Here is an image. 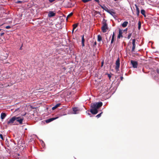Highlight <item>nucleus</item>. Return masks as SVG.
<instances>
[{
    "instance_id": "5",
    "label": "nucleus",
    "mask_w": 159,
    "mask_h": 159,
    "mask_svg": "<svg viewBox=\"0 0 159 159\" xmlns=\"http://www.w3.org/2000/svg\"><path fill=\"white\" fill-rule=\"evenodd\" d=\"M131 63L133 67L134 68H137L138 66V62L135 61L131 60Z\"/></svg>"
},
{
    "instance_id": "4",
    "label": "nucleus",
    "mask_w": 159,
    "mask_h": 159,
    "mask_svg": "<svg viewBox=\"0 0 159 159\" xmlns=\"http://www.w3.org/2000/svg\"><path fill=\"white\" fill-rule=\"evenodd\" d=\"M16 120L20 124H22L24 118L22 116L16 117Z\"/></svg>"
},
{
    "instance_id": "8",
    "label": "nucleus",
    "mask_w": 159,
    "mask_h": 159,
    "mask_svg": "<svg viewBox=\"0 0 159 159\" xmlns=\"http://www.w3.org/2000/svg\"><path fill=\"white\" fill-rule=\"evenodd\" d=\"M105 11H106L107 12L109 13L113 16H115V12L109 10L108 8H106V9H105Z\"/></svg>"
},
{
    "instance_id": "27",
    "label": "nucleus",
    "mask_w": 159,
    "mask_h": 159,
    "mask_svg": "<svg viewBox=\"0 0 159 159\" xmlns=\"http://www.w3.org/2000/svg\"><path fill=\"white\" fill-rule=\"evenodd\" d=\"M101 6V7L102 9H103L104 10H105V9H106V8H107V7H105V8H104V7H103V6Z\"/></svg>"
},
{
    "instance_id": "40",
    "label": "nucleus",
    "mask_w": 159,
    "mask_h": 159,
    "mask_svg": "<svg viewBox=\"0 0 159 159\" xmlns=\"http://www.w3.org/2000/svg\"><path fill=\"white\" fill-rule=\"evenodd\" d=\"M108 76L109 78H110L111 77L110 76H109V75H108Z\"/></svg>"
},
{
    "instance_id": "9",
    "label": "nucleus",
    "mask_w": 159,
    "mask_h": 159,
    "mask_svg": "<svg viewBox=\"0 0 159 159\" xmlns=\"http://www.w3.org/2000/svg\"><path fill=\"white\" fill-rule=\"evenodd\" d=\"M73 111L74 114H76L79 113V112L80 111V110L77 108L75 107L73 109Z\"/></svg>"
},
{
    "instance_id": "30",
    "label": "nucleus",
    "mask_w": 159,
    "mask_h": 159,
    "mask_svg": "<svg viewBox=\"0 0 159 159\" xmlns=\"http://www.w3.org/2000/svg\"><path fill=\"white\" fill-rule=\"evenodd\" d=\"M55 0H49V1L50 2H52Z\"/></svg>"
},
{
    "instance_id": "1",
    "label": "nucleus",
    "mask_w": 159,
    "mask_h": 159,
    "mask_svg": "<svg viewBox=\"0 0 159 159\" xmlns=\"http://www.w3.org/2000/svg\"><path fill=\"white\" fill-rule=\"evenodd\" d=\"M102 105V102H95L91 104V109L90 110L91 112L93 114H96L98 112V109L101 107Z\"/></svg>"
},
{
    "instance_id": "3",
    "label": "nucleus",
    "mask_w": 159,
    "mask_h": 159,
    "mask_svg": "<svg viewBox=\"0 0 159 159\" xmlns=\"http://www.w3.org/2000/svg\"><path fill=\"white\" fill-rule=\"evenodd\" d=\"M102 30L103 33L106 32L108 29L107 25L106 22H104L103 23V25L101 28Z\"/></svg>"
},
{
    "instance_id": "15",
    "label": "nucleus",
    "mask_w": 159,
    "mask_h": 159,
    "mask_svg": "<svg viewBox=\"0 0 159 159\" xmlns=\"http://www.w3.org/2000/svg\"><path fill=\"white\" fill-rule=\"evenodd\" d=\"M128 24V22L127 21L124 22L121 25L123 27H126Z\"/></svg>"
},
{
    "instance_id": "22",
    "label": "nucleus",
    "mask_w": 159,
    "mask_h": 159,
    "mask_svg": "<svg viewBox=\"0 0 159 159\" xmlns=\"http://www.w3.org/2000/svg\"><path fill=\"white\" fill-rule=\"evenodd\" d=\"M73 13L72 12H71L70 13V14H69L67 16V18H69V17H70V16H71L72 15H73Z\"/></svg>"
},
{
    "instance_id": "10",
    "label": "nucleus",
    "mask_w": 159,
    "mask_h": 159,
    "mask_svg": "<svg viewBox=\"0 0 159 159\" xmlns=\"http://www.w3.org/2000/svg\"><path fill=\"white\" fill-rule=\"evenodd\" d=\"M55 15V13L52 11H49L48 13V16L49 17H52L54 16Z\"/></svg>"
},
{
    "instance_id": "2",
    "label": "nucleus",
    "mask_w": 159,
    "mask_h": 159,
    "mask_svg": "<svg viewBox=\"0 0 159 159\" xmlns=\"http://www.w3.org/2000/svg\"><path fill=\"white\" fill-rule=\"evenodd\" d=\"M15 118L16 116H14L10 119L7 122V124L10 125H13V123H14L15 121L16 120Z\"/></svg>"
},
{
    "instance_id": "34",
    "label": "nucleus",
    "mask_w": 159,
    "mask_h": 159,
    "mask_svg": "<svg viewBox=\"0 0 159 159\" xmlns=\"http://www.w3.org/2000/svg\"><path fill=\"white\" fill-rule=\"evenodd\" d=\"M103 63H104V62H103V61L102 62V63H101L102 64V66H103Z\"/></svg>"
},
{
    "instance_id": "24",
    "label": "nucleus",
    "mask_w": 159,
    "mask_h": 159,
    "mask_svg": "<svg viewBox=\"0 0 159 159\" xmlns=\"http://www.w3.org/2000/svg\"><path fill=\"white\" fill-rule=\"evenodd\" d=\"M102 113V112L101 113H100V114H98L96 116V117H97L98 118H99V117H100L101 116V114Z\"/></svg>"
},
{
    "instance_id": "28",
    "label": "nucleus",
    "mask_w": 159,
    "mask_h": 159,
    "mask_svg": "<svg viewBox=\"0 0 159 159\" xmlns=\"http://www.w3.org/2000/svg\"><path fill=\"white\" fill-rule=\"evenodd\" d=\"M135 6L136 7V10L137 11H138V12H139V9L138 7L136 5H135Z\"/></svg>"
},
{
    "instance_id": "6",
    "label": "nucleus",
    "mask_w": 159,
    "mask_h": 159,
    "mask_svg": "<svg viewBox=\"0 0 159 159\" xmlns=\"http://www.w3.org/2000/svg\"><path fill=\"white\" fill-rule=\"evenodd\" d=\"M116 70H117L119 69L120 66V61L119 58H118L116 61Z\"/></svg>"
},
{
    "instance_id": "21",
    "label": "nucleus",
    "mask_w": 159,
    "mask_h": 159,
    "mask_svg": "<svg viewBox=\"0 0 159 159\" xmlns=\"http://www.w3.org/2000/svg\"><path fill=\"white\" fill-rule=\"evenodd\" d=\"M138 29L140 30L141 27V23L140 21H139L138 23Z\"/></svg>"
},
{
    "instance_id": "31",
    "label": "nucleus",
    "mask_w": 159,
    "mask_h": 159,
    "mask_svg": "<svg viewBox=\"0 0 159 159\" xmlns=\"http://www.w3.org/2000/svg\"><path fill=\"white\" fill-rule=\"evenodd\" d=\"M94 0L98 3H99V0Z\"/></svg>"
},
{
    "instance_id": "12",
    "label": "nucleus",
    "mask_w": 159,
    "mask_h": 159,
    "mask_svg": "<svg viewBox=\"0 0 159 159\" xmlns=\"http://www.w3.org/2000/svg\"><path fill=\"white\" fill-rule=\"evenodd\" d=\"M57 117L54 118H51L49 119H48L47 120H46V122L47 123H49L50 122L54 120L55 119H57Z\"/></svg>"
},
{
    "instance_id": "19",
    "label": "nucleus",
    "mask_w": 159,
    "mask_h": 159,
    "mask_svg": "<svg viewBox=\"0 0 159 159\" xmlns=\"http://www.w3.org/2000/svg\"><path fill=\"white\" fill-rule=\"evenodd\" d=\"M78 25V24H73V30H74L77 27Z\"/></svg>"
},
{
    "instance_id": "39",
    "label": "nucleus",
    "mask_w": 159,
    "mask_h": 159,
    "mask_svg": "<svg viewBox=\"0 0 159 159\" xmlns=\"http://www.w3.org/2000/svg\"><path fill=\"white\" fill-rule=\"evenodd\" d=\"M127 30V29H125V30H124V31H126Z\"/></svg>"
},
{
    "instance_id": "25",
    "label": "nucleus",
    "mask_w": 159,
    "mask_h": 159,
    "mask_svg": "<svg viewBox=\"0 0 159 159\" xmlns=\"http://www.w3.org/2000/svg\"><path fill=\"white\" fill-rule=\"evenodd\" d=\"M131 36V34H129L127 38L128 39H129Z\"/></svg>"
},
{
    "instance_id": "41",
    "label": "nucleus",
    "mask_w": 159,
    "mask_h": 159,
    "mask_svg": "<svg viewBox=\"0 0 159 159\" xmlns=\"http://www.w3.org/2000/svg\"><path fill=\"white\" fill-rule=\"evenodd\" d=\"M21 49V48H20V49Z\"/></svg>"
},
{
    "instance_id": "16",
    "label": "nucleus",
    "mask_w": 159,
    "mask_h": 159,
    "mask_svg": "<svg viewBox=\"0 0 159 159\" xmlns=\"http://www.w3.org/2000/svg\"><path fill=\"white\" fill-rule=\"evenodd\" d=\"M102 40V36L100 35H98V41L100 42Z\"/></svg>"
},
{
    "instance_id": "38",
    "label": "nucleus",
    "mask_w": 159,
    "mask_h": 159,
    "mask_svg": "<svg viewBox=\"0 0 159 159\" xmlns=\"http://www.w3.org/2000/svg\"><path fill=\"white\" fill-rule=\"evenodd\" d=\"M88 114L89 115H90V114L89 113H88Z\"/></svg>"
},
{
    "instance_id": "37",
    "label": "nucleus",
    "mask_w": 159,
    "mask_h": 159,
    "mask_svg": "<svg viewBox=\"0 0 159 159\" xmlns=\"http://www.w3.org/2000/svg\"><path fill=\"white\" fill-rule=\"evenodd\" d=\"M74 30H73V29L72 30V33H73L74 32Z\"/></svg>"
},
{
    "instance_id": "23",
    "label": "nucleus",
    "mask_w": 159,
    "mask_h": 159,
    "mask_svg": "<svg viewBox=\"0 0 159 159\" xmlns=\"http://www.w3.org/2000/svg\"><path fill=\"white\" fill-rule=\"evenodd\" d=\"M91 1V0H82V1L84 3H86Z\"/></svg>"
},
{
    "instance_id": "36",
    "label": "nucleus",
    "mask_w": 159,
    "mask_h": 159,
    "mask_svg": "<svg viewBox=\"0 0 159 159\" xmlns=\"http://www.w3.org/2000/svg\"><path fill=\"white\" fill-rule=\"evenodd\" d=\"M97 44V43H96V42H95L94 43V45H96Z\"/></svg>"
},
{
    "instance_id": "11",
    "label": "nucleus",
    "mask_w": 159,
    "mask_h": 159,
    "mask_svg": "<svg viewBox=\"0 0 159 159\" xmlns=\"http://www.w3.org/2000/svg\"><path fill=\"white\" fill-rule=\"evenodd\" d=\"M122 31L121 29L119 30V34L117 37L118 39H120V38L123 37L122 35Z\"/></svg>"
},
{
    "instance_id": "18",
    "label": "nucleus",
    "mask_w": 159,
    "mask_h": 159,
    "mask_svg": "<svg viewBox=\"0 0 159 159\" xmlns=\"http://www.w3.org/2000/svg\"><path fill=\"white\" fill-rule=\"evenodd\" d=\"M60 105L59 104H57L55 106L53 107L52 108V109L53 110L57 108Z\"/></svg>"
},
{
    "instance_id": "32",
    "label": "nucleus",
    "mask_w": 159,
    "mask_h": 159,
    "mask_svg": "<svg viewBox=\"0 0 159 159\" xmlns=\"http://www.w3.org/2000/svg\"><path fill=\"white\" fill-rule=\"evenodd\" d=\"M21 2V1H17V3H20Z\"/></svg>"
},
{
    "instance_id": "26",
    "label": "nucleus",
    "mask_w": 159,
    "mask_h": 159,
    "mask_svg": "<svg viewBox=\"0 0 159 159\" xmlns=\"http://www.w3.org/2000/svg\"><path fill=\"white\" fill-rule=\"evenodd\" d=\"M0 137L1 138V139H2V140H4V139L3 137V136H2V134H0Z\"/></svg>"
},
{
    "instance_id": "14",
    "label": "nucleus",
    "mask_w": 159,
    "mask_h": 159,
    "mask_svg": "<svg viewBox=\"0 0 159 159\" xmlns=\"http://www.w3.org/2000/svg\"><path fill=\"white\" fill-rule=\"evenodd\" d=\"M114 38H115V33L114 32H113V34L112 36V39L111 41V44H112L113 43L114 40Z\"/></svg>"
},
{
    "instance_id": "29",
    "label": "nucleus",
    "mask_w": 159,
    "mask_h": 159,
    "mask_svg": "<svg viewBox=\"0 0 159 159\" xmlns=\"http://www.w3.org/2000/svg\"><path fill=\"white\" fill-rule=\"evenodd\" d=\"M11 28L10 26L8 25L5 28L7 29H9Z\"/></svg>"
},
{
    "instance_id": "20",
    "label": "nucleus",
    "mask_w": 159,
    "mask_h": 159,
    "mask_svg": "<svg viewBox=\"0 0 159 159\" xmlns=\"http://www.w3.org/2000/svg\"><path fill=\"white\" fill-rule=\"evenodd\" d=\"M141 13L144 16H145V11L144 10L142 9L141 11Z\"/></svg>"
},
{
    "instance_id": "17",
    "label": "nucleus",
    "mask_w": 159,
    "mask_h": 159,
    "mask_svg": "<svg viewBox=\"0 0 159 159\" xmlns=\"http://www.w3.org/2000/svg\"><path fill=\"white\" fill-rule=\"evenodd\" d=\"M84 36L83 35L82 37V45L83 47L84 46Z\"/></svg>"
},
{
    "instance_id": "33",
    "label": "nucleus",
    "mask_w": 159,
    "mask_h": 159,
    "mask_svg": "<svg viewBox=\"0 0 159 159\" xmlns=\"http://www.w3.org/2000/svg\"><path fill=\"white\" fill-rule=\"evenodd\" d=\"M4 33H1L0 34V35L1 36H2L4 34Z\"/></svg>"
},
{
    "instance_id": "35",
    "label": "nucleus",
    "mask_w": 159,
    "mask_h": 159,
    "mask_svg": "<svg viewBox=\"0 0 159 159\" xmlns=\"http://www.w3.org/2000/svg\"><path fill=\"white\" fill-rule=\"evenodd\" d=\"M157 72L158 73H159V69H157Z\"/></svg>"
},
{
    "instance_id": "13",
    "label": "nucleus",
    "mask_w": 159,
    "mask_h": 159,
    "mask_svg": "<svg viewBox=\"0 0 159 159\" xmlns=\"http://www.w3.org/2000/svg\"><path fill=\"white\" fill-rule=\"evenodd\" d=\"M6 115L5 113H2L1 114V118L2 120L4 119L6 117Z\"/></svg>"
},
{
    "instance_id": "42",
    "label": "nucleus",
    "mask_w": 159,
    "mask_h": 159,
    "mask_svg": "<svg viewBox=\"0 0 159 159\" xmlns=\"http://www.w3.org/2000/svg\"><path fill=\"white\" fill-rule=\"evenodd\" d=\"M121 79H122V78H123V77H121Z\"/></svg>"
},
{
    "instance_id": "43",
    "label": "nucleus",
    "mask_w": 159,
    "mask_h": 159,
    "mask_svg": "<svg viewBox=\"0 0 159 159\" xmlns=\"http://www.w3.org/2000/svg\"><path fill=\"white\" fill-rule=\"evenodd\" d=\"M1 30V29H0V31Z\"/></svg>"
},
{
    "instance_id": "7",
    "label": "nucleus",
    "mask_w": 159,
    "mask_h": 159,
    "mask_svg": "<svg viewBox=\"0 0 159 159\" xmlns=\"http://www.w3.org/2000/svg\"><path fill=\"white\" fill-rule=\"evenodd\" d=\"M135 39H133L132 40V44L133 46L132 49V52H134V50L135 48Z\"/></svg>"
}]
</instances>
